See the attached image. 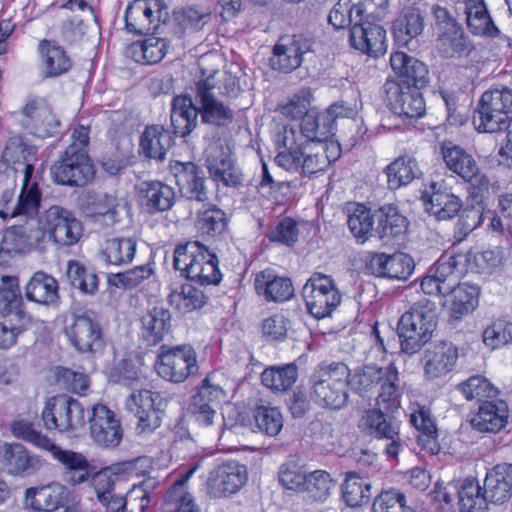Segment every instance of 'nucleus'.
<instances>
[{
    "mask_svg": "<svg viewBox=\"0 0 512 512\" xmlns=\"http://www.w3.org/2000/svg\"><path fill=\"white\" fill-rule=\"evenodd\" d=\"M21 113L26 118L27 129L36 137L46 138L58 133L60 122L46 100L28 99Z\"/></svg>",
    "mask_w": 512,
    "mask_h": 512,
    "instance_id": "22",
    "label": "nucleus"
},
{
    "mask_svg": "<svg viewBox=\"0 0 512 512\" xmlns=\"http://www.w3.org/2000/svg\"><path fill=\"white\" fill-rule=\"evenodd\" d=\"M375 224V213L368 207L357 204L348 218L351 233L361 242H365L372 234Z\"/></svg>",
    "mask_w": 512,
    "mask_h": 512,
    "instance_id": "61",
    "label": "nucleus"
},
{
    "mask_svg": "<svg viewBox=\"0 0 512 512\" xmlns=\"http://www.w3.org/2000/svg\"><path fill=\"white\" fill-rule=\"evenodd\" d=\"M125 407L138 418L141 432L150 433L161 425V413L166 401L160 393L142 389L126 398Z\"/></svg>",
    "mask_w": 512,
    "mask_h": 512,
    "instance_id": "13",
    "label": "nucleus"
},
{
    "mask_svg": "<svg viewBox=\"0 0 512 512\" xmlns=\"http://www.w3.org/2000/svg\"><path fill=\"white\" fill-rule=\"evenodd\" d=\"M174 267L186 278L201 285L217 284L221 280L217 257L198 242L175 249Z\"/></svg>",
    "mask_w": 512,
    "mask_h": 512,
    "instance_id": "4",
    "label": "nucleus"
},
{
    "mask_svg": "<svg viewBox=\"0 0 512 512\" xmlns=\"http://www.w3.org/2000/svg\"><path fill=\"white\" fill-rule=\"evenodd\" d=\"M170 170L183 196L197 201L207 198L204 177L194 163L171 161Z\"/></svg>",
    "mask_w": 512,
    "mask_h": 512,
    "instance_id": "28",
    "label": "nucleus"
},
{
    "mask_svg": "<svg viewBox=\"0 0 512 512\" xmlns=\"http://www.w3.org/2000/svg\"><path fill=\"white\" fill-rule=\"evenodd\" d=\"M199 109L187 96H176L172 101L171 122L175 134L185 137L196 127Z\"/></svg>",
    "mask_w": 512,
    "mask_h": 512,
    "instance_id": "41",
    "label": "nucleus"
},
{
    "mask_svg": "<svg viewBox=\"0 0 512 512\" xmlns=\"http://www.w3.org/2000/svg\"><path fill=\"white\" fill-rule=\"evenodd\" d=\"M390 65L394 73L403 82L402 85L424 86L428 81L426 65L404 52L392 53Z\"/></svg>",
    "mask_w": 512,
    "mask_h": 512,
    "instance_id": "35",
    "label": "nucleus"
},
{
    "mask_svg": "<svg viewBox=\"0 0 512 512\" xmlns=\"http://www.w3.org/2000/svg\"><path fill=\"white\" fill-rule=\"evenodd\" d=\"M469 257L464 253H444L421 281V289L428 295H442L456 287L468 272Z\"/></svg>",
    "mask_w": 512,
    "mask_h": 512,
    "instance_id": "6",
    "label": "nucleus"
},
{
    "mask_svg": "<svg viewBox=\"0 0 512 512\" xmlns=\"http://www.w3.org/2000/svg\"><path fill=\"white\" fill-rule=\"evenodd\" d=\"M425 28V8L421 3L405 6L393 23V34L404 45L422 34Z\"/></svg>",
    "mask_w": 512,
    "mask_h": 512,
    "instance_id": "30",
    "label": "nucleus"
},
{
    "mask_svg": "<svg viewBox=\"0 0 512 512\" xmlns=\"http://www.w3.org/2000/svg\"><path fill=\"white\" fill-rule=\"evenodd\" d=\"M457 390L467 401L494 397L498 393L493 384L482 375L469 377L457 386Z\"/></svg>",
    "mask_w": 512,
    "mask_h": 512,
    "instance_id": "63",
    "label": "nucleus"
},
{
    "mask_svg": "<svg viewBox=\"0 0 512 512\" xmlns=\"http://www.w3.org/2000/svg\"><path fill=\"white\" fill-rule=\"evenodd\" d=\"M89 422L90 435L98 445L116 447L121 442L123 432L120 421L106 405H94Z\"/></svg>",
    "mask_w": 512,
    "mask_h": 512,
    "instance_id": "19",
    "label": "nucleus"
},
{
    "mask_svg": "<svg viewBox=\"0 0 512 512\" xmlns=\"http://www.w3.org/2000/svg\"><path fill=\"white\" fill-rule=\"evenodd\" d=\"M34 168L31 164H26L24 168V177L20 195L15 205L9 206L7 203L0 209V217L3 219L24 216L27 219L33 218L39 209L41 193L36 182L31 181Z\"/></svg>",
    "mask_w": 512,
    "mask_h": 512,
    "instance_id": "24",
    "label": "nucleus"
},
{
    "mask_svg": "<svg viewBox=\"0 0 512 512\" xmlns=\"http://www.w3.org/2000/svg\"><path fill=\"white\" fill-rule=\"evenodd\" d=\"M509 407L505 401H487L479 406L471 425L481 432H498L507 424Z\"/></svg>",
    "mask_w": 512,
    "mask_h": 512,
    "instance_id": "34",
    "label": "nucleus"
},
{
    "mask_svg": "<svg viewBox=\"0 0 512 512\" xmlns=\"http://www.w3.org/2000/svg\"><path fill=\"white\" fill-rule=\"evenodd\" d=\"M386 101L390 110L399 117L416 119L425 113V102L420 86L401 85L395 81L385 83Z\"/></svg>",
    "mask_w": 512,
    "mask_h": 512,
    "instance_id": "15",
    "label": "nucleus"
},
{
    "mask_svg": "<svg viewBox=\"0 0 512 512\" xmlns=\"http://www.w3.org/2000/svg\"><path fill=\"white\" fill-rule=\"evenodd\" d=\"M350 43L356 50L372 57L385 54L388 48L386 30L381 25L363 21L351 28Z\"/></svg>",
    "mask_w": 512,
    "mask_h": 512,
    "instance_id": "27",
    "label": "nucleus"
},
{
    "mask_svg": "<svg viewBox=\"0 0 512 512\" xmlns=\"http://www.w3.org/2000/svg\"><path fill=\"white\" fill-rule=\"evenodd\" d=\"M512 119V89L495 86L485 91L473 116L480 133H496L506 129Z\"/></svg>",
    "mask_w": 512,
    "mask_h": 512,
    "instance_id": "3",
    "label": "nucleus"
},
{
    "mask_svg": "<svg viewBox=\"0 0 512 512\" xmlns=\"http://www.w3.org/2000/svg\"><path fill=\"white\" fill-rule=\"evenodd\" d=\"M254 286L256 293L266 301H287L294 293L290 279L278 275L272 269H265L257 273L254 280Z\"/></svg>",
    "mask_w": 512,
    "mask_h": 512,
    "instance_id": "31",
    "label": "nucleus"
},
{
    "mask_svg": "<svg viewBox=\"0 0 512 512\" xmlns=\"http://www.w3.org/2000/svg\"><path fill=\"white\" fill-rule=\"evenodd\" d=\"M248 480L245 465L237 461H227L217 465L207 479L210 495L222 497L238 492Z\"/></svg>",
    "mask_w": 512,
    "mask_h": 512,
    "instance_id": "17",
    "label": "nucleus"
},
{
    "mask_svg": "<svg viewBox=\"0 0 512 512\" xmlns=\"http://www.w3.org/2000/svg\"><path fill=\"white\" fill-rule=\"evenodd\" d=\"M388 185L398 189L409 184L419 173L416 160L410 156L397 158L386 169Z\"/></svg>",
    "mask_w": 512,
    "mask_h": 512,
    "instance_id": "55",
    "label": "nucleus"
},
{
    "mask_svg": "<svg viewBox=\"0 0 512 512\" xmlns=\"http://www.w3.org/2000/svg\"><path fill=\"white\" fill-rule=\"evenodd\" d=\"M171 326V314L163 306H155L141 317V335L150 344L163 340Z\"/></svg>",
    "mask_w": 512,
    "mask_h": 512,
    "instance_id": "39",
    "label": "nucleus"
},
{
    "mask_svg": "<svg viewBox=\"0 0 512 512\" xmlns=\"http://www.w3.org/2000/svg\"><path fill=\"white\" fill-rule=\"evenodd\" d=\"M284 149L275 157L276 163L287 171L304 172V159L306 158V145L298 143L294 137L293 129H285L283 135Z\"/></svg>",
    "mask_w": 512,
    "mask_h": 512,
    "instance_id": "45",
    "label": "nucleus"
},
{
    "mask_svg": "<svg viewBox=\"0 0 512 512\" xmlns=\"http://www.w3.org/2000/svg\"><path fill=\"white\" fill-rule=\"evenodd\" d=\"M438 320L437 306L424 299L405 312L398 323L401 350L409 355L418 352L432 337Z\"/></svg>",
    "mask_w": 512,
    "mask_h": 512,
    "instance_id": "1",
    "label": "nucleus"
},
{
    "mask_svg": "<svg viewBox=\"0 0 512 512\" xmlns=\"http://www.w3.org/2000/svg\"><path fill=\"white\" fill-rule=\"evenodd\" d=\"M69 494L68 488L59 482L29 487L24 492L23 506L30 512H53L68 501Z\"/></svg>",
    "mask_w": 512,
    "mask_h": 512,
    "instance_id": "20",
    "label": "nucleus"
},
{
    "mask_svg": "<svg viewBox=\"0 0 512 512\" xmlns=\"http://www.w3.org/2000/svg\"><path fill=\"white\" fill-rule=\"evenodd\" d=\"M484 491L488 502L502 504L512 496V464L500 463L486 473Z\"/></svg>",
    "mask_w": 512,
    "mask_h": 512,
    "instance_id": "32",
    "label": "nucleus"
},
{
    "mask_svg": "<svg viewBox=\"0 0 512 512\" xmlns=\"http://www.w3.org/2000/svg\"><path fill=\"white\" fill-rule=\"evenodd\" d=\"M38 463L39 460L31 456L21 444H0V468L6 473L20 475L34 469Z\"/></svg>",
    "mask_w": 512,
    "mask_h": 512,
    "instance_id": "37",
    "label": "nucleus"
},
{
    "mask_svg": "<svg viewBox=\"0 0 512 512\" xmlns=\"http://www.w3.org/2000/svg\"><path fill=\"white\" fill-rule=\"evenodd\" d=\"M0 315L18 317L22 323L32 322V318L22 308V296L16 276L0 275Z\"/></svg>",
    "mask_w": 512,
    "mask_h": 512,
    "instance_id": "33",
    "label": "nucleus"
},
{
    "mask_svg": "<svg viewBox=\"0 0 512 512\" xmlns=\"http://www.w3.org/2000/svg\"><path fill=\"white\" fill-rule=\"evenodd\" d=\"M167 42L158 37H148L134 42L128 50L131 57L140 63L154 64L163 59L167 52Z\"/></svg>",
    "mask_w": 512,
    "mask_h": 512,
    "instance_id": "51",
    "label": "nucleus"
},
{
    "mask_svg": "<svg viewBox=\"0 0 512 512\" xmlns=\"http://www.w3.org/2000/svg\"><path fill=\"white\" fill-rule=\"evenodd\" d=\"M458 497L461 512H485L488 499L476 479H464Z\"/></svg>",
    "mask_w": 512,
    "mask_h": 512,
    "instance_id": "58",
    "label": "nucleus"
},
{
    "mask_svg": "<svg viewBox=\"0 0 512 512\" xmlns=\"http://www.w3.org/2000/svg\"><path fill=\"white\" fill-rule=\"evenodd\" d=\"M196 467L191 468L166 493L164 503L166 512H199L193 496L186 483L194 473Z\"/></svg>",
    "mask_w": 512,
    "mask_h": 512,
    "instance_id": "43",
    "label": "nucleus"
},
{
    "mask_svg": "<svg viewBox=\"0 0 512 512\" xmlns=\"http://www.w3.org/2000/svg\"><path fill=\"white\" fill-rule=\"evenodd\" d=\"M459 358L458 347L452 342L440 341L426 348L422 357L424 377L435 380L452 372Z\"/></svg>",
    "mask_w": 512,
    "mask_h": 512,
    "instance_id": "18",
    "label": "nucleus"
},
{
    "mask_svg": "<svg viewBox=\"0 0 512 512\" xmlns=\"http://www.w3.org/2000/svg\"><path fill=\"white\" fill-rule=\"evenodd\" d=\"M58 283L45 272H35L25 287L28 300L42 305H51L58 299Z\"/></svg>",
    "mask_w": 512,
    "mask_h": 512,
    "instance_id": "42",
    "label": "nucleus"
},
{
    "mask_svg": "<svg viewBox=\"0 0 512 512\" xmlns=\"http://www.w3.org/2000/svg\"><path fill=\"white\" fill-rule=\"evenodd\" d=\"M298 376V368L295 364H287L284 366H271L266 368L261 374V381L267 388L284 392L290 389L296 382Z\"/></svg>",
    "mask_w": 512,
    "mask_h": 512,
    "instance_id": "53",
    "label": "nucleus"
},
{
    "mask_svg": "<svg viewBox=\"0 0 512 512\" xmlns=\"http://www.w3.org/2000/svg\"><path fill=\"white\" fill-rule=\"evenodd\" d=\"M53 181L66 186H84L93 180L95 167L87 152L67 147L50 168Z\"/></svg>",
    "mask_w": 512,
    "mask_h": 512,
    "instance_id": "8",
    "label": "nucleus"
},
{
    "mask_svg": "<svg viewBox=\"0 0 512 512\" xmlns=\"http://www.w3.org/2000/svg\"><path fill=\"white\" fill-rule=\"evenodd\" d=\"M136 248V240L130 237L109 239L102 250V256L111 265L128 264L133 260Z\"/></svg>",
    "mask_w": 512,
    "mask_h": 512,
    "instance_id": "56",
    "label": "nucleus"
},
{
    "mask_svg": "<svg viewBox=\"0 0 512 512\" xmlns=\"http://www.w3.org/2000/svg\"><path fill=\"white\" fill-rule=\"evenodd\" d=\"M377 233L383 239H394L403 236L407 230V220L393 206H385L380 210Z\"/></svg>",
    "mask_w": 512,
    "mask_h": 512,
    "instance_id": "59",
    "label": "nucleus"
},
{
    "mask_svg": "<svg viewBox=\"0 0 512 512\" xmlns=\"http://www.w3.org/2000/svg\"><path fill=\"white\" fill-rule=\"evenodd\" d=\"M46 451L50 452L53 459L62 465L63 479L67 484L76 486L89 479L90 464L82 453L62 449L53 441Z\"/></svg>",
    "mask_w": 512,
    "mask_h": 512,
    "instance_id": "26",
    "label": "nucleus"
},
{
    "mask_svg": "<svg viewBox=\"0 0 512 512\" xmlns=\"http://www.w3.org/2000/svg\"><path fill=\"white\" fill-rule=\"evenodd\" d=\"M424 209L438 220H448L455 217L462 207V201L456 196L444 181H432L423 192Z\"/></svg>",
    "mask_w": 512,
    "mask_h": 512,
    "instance_id": "21",
    "label": "nucleus"
},
{
    "mask_svg": "<svg viewBox=\"0 0 512 512\" xmlns=\"http://www.w3.org/2000/svg\"><path fill=\"white\" fill-rule=\"evenodd\" d=\"M170 132L162 126H148L140 139L141 152L148 158L162 161L171 146Z\"/></svg>",
    "mask_w": 512,
    "mask_h": 512,
    "instance_id": "44",
    "label": "nucleus"
},
{
    "mask_svg": "<svg viewBox=\"0 0 512 512\" xmlns=\"http://www.w3.org/2000/svg\"><path fill=\"white\" fill-rule=\"evenodd\" d=\"M340 152V144L328 139L306 145L304 173L314 174L323 171L339 158Z\"/></svg>",
    "mask_w": 512,
    "mask_h": 512,
    "instance_id": "36",
    "label": "nucleus"
},
{
    "mask_svg": "<svg viewBox=\"0 0 512 512\" xmlns=\"http://www.w3.org/2000/svg\"><path fill=\"white\" fill-rule=\"evenodd\" d=\"M140 189L145 194L146 206L151 212L166 211L174 203L175 193L169 185L158 181L143 182Z\"/></svg>",
    "mask_w": 512,
    "mask_h": 512,
    "instance_id": "54",
    "label": "nucleus"
},
{
    "mask_svg": "<svg viewBox=\"0 0 512 512\" xmlns=\"http://www.w3.org/2000/svg\"><path fill=\"white\" fill-rule=\"evenodd\" d=\"M348 386L360 395L373 392L379 387V399L389 402L398 396V371L393 363L386 367L366 365L349 371Z\"/></svg>",
    "mask_w": 512,
    "mask_h": 512,
    "instance_id": "7",
    "label": "nucleus"
},
{
    "mask_svg": "<svg viewBox=\"0 0 512 512\" xmlns=\"http://www.w3.org/2000/svg\"><path fill=\"white\" fill-rule=\"evenodd\" d=\"M41 416L47 430L76 436L84 429L88 412L77 400L66 395H57L47 399Z\"/></svg>",
    "mask_w": 512,
    "mask_h": 512,
    "instance_id": "5",
    "label": "nucleus"
},
{
    "mask_svg": "<svg viewBox=\"0 0 512 512\" xmlns=\"http://www.w3.org/2000/svg\"><path fill=\"white\" fill-rule=\"evenodd\" d=\"M371 482L358 475L348 472L342 485V497L350 507H359L369 502L371 497Z\"/></svg>",
    "mask_w": 512,
    "mask_h": 512,
    "instance_id": "52",
    "label": "nucleus"
},
{
    "mask_svg": "<svg viewBox=\"0 0 512 512\" xmlns=\"http://www.w3.org/2000/svg\"><path fill=\"white\" fill-rule=\"evenodd\" d=\"M349 369L343 363L320 365L310 377V397L318 405L338 410L348 401Z\"/></svg>",
    "mask_w": 512,
    "mask_h": 512,
    "instance_id": "2",
    "label": "nucleus"
},
{
    "mask_svg": "<svg viewBox=\"0 0 512 512\" xmlns=\"http://www.w3.org/2000/svg\"><path fill=\"white\" fill-rule=\"evenodd\" d=\"M336 487V480L329 472L316 469L309 472L301 494L314 502H324Z\"/></svg>",
    "mask_w": 512,
    "mask_h": 512,
    "instance_id": "50",
    "label": "nucleus"
},
{
    "mask_svg": "<svg viewBox=\"0 0 512 512\" xmlns=\"http://www.w3.org/2000/svg\"><path fill=\"white\" fill-rule=\"evenodd\" d=\"M484 345L490 350H497L512 343V322L505 318L491 321L482 332Z\"/></svg>",
    "mask_w": 512,
    "mask_h": 512,
    "instance_id": "60",
    "label": "nucleus"
},
{
    "mask_svg": "<svg viewBox=\"0 0 512 512\" xmlns=\"http://www.w3.org/2000/svg\"><path fill=\"white\" fill-rule=\"evenodd\" d=\"M358 427L378 439L393 438L399 434L400 429L397 421L388 420L385 414L378 409L365 411Z\"/></svg>",
    "mask_w": 512,
    "mask_h": 512,
    "instance_id": "47",
    "label": "nucleus"
},
{
    "mask_svg": "<svg viewBox=\"0 0 512 512\" xmlns=\"http://www.w3.org/2000/svg\"><path fill=\"white\" fill-rule=\"evenodd\" d=\"M466 3V20L470 31L479 36L494 37L499 30L489 16L483 0H470Z\"/></svg>",
    "mask_w": 512,
    "mask_h": 512,
    "instance_id": "48",
    "label": "nucleus"
},
{
    "mask_svg": "<svg viewBox=\"0 0 512 512\" xmlns=\"http://www.w3.org/2000/svg\"><path fill=\"white\" fill-rule=\"evenodd\" d=\"M63 333L69 344L80 353L95 354L104 347L101 326L89 315H72L67 318Z\"/></svg>",
    "mask_w": 512,
    "mask_h": 512,
    "instance_id": "12",
    "label": "nucleus"
},
{
    "mask_svg": "<svg viewBox=\"0 0 512 512\" xmlns=\"http://www.w3.org/2000/svg\"><path fill=\"white\" fill-rule=\"evenodd\" d=\"M441 153L450 171L463 180L477 185L479 192L488 191L489 181L480 174L479 167L471 154L452 142H445L441 147Z\"/></svg>",
    "mask_w": 512,
    "mask_h": 512,
    "instance_id": "16",
    "label": "nucleus"
},
{
    "mask_svg": "<svg viewBox=\"0 0 512 512\" xmlns=\"http://www.w3.org/2000/svg\"><path fill=\"white\" fill-rule=\"evenodd\" d=\"M190 417L199 428L207 430L212 439L220 440L224 435L223 418L210 403L192 398L189 407Z\"/></svg>",
    "mask_w": 512,
    "mask_h": 512,
    "instance_id": "40",
    "label": "nucleus"
},
{
    "mask_svg": "<svg viewBox=\"0 0 512 512\" xmlns=\"http://www.w3.org/2000/svg\"><path fill=\"white\" fill-rule=\"evenodd\" d=\"M214 56H203L199 66L201 75L195 82L196 97L198 100L215 96L214 90L218 89L224 95H235L239 90L236 79L229 73L221 71L219 64L213 63ZM218 60L219 58L216 57Z\"/></svg>",
    "mask_w": 512,
    "mask_h": 512,
    "instance_id": "14",
    "label": "nucleus"
},
{
    "mask_svg": "<svg viewBox=\"0 0 512 512\" xmlns=\"http://www.w3.org/2000/svg\"><path fill=\"white\" fill-rule=\"evenodd\" d=\"M309 472L305 465L297 460L290 459L280 465L278 480L284 489L301 494Z\"/></svg>",
    "mask_w": 512,
    "mask_h": 512,
    "instance_id": "57",
    "label": "nucleus"
},
{
    "mask_svg": "<svg viewBox=\"0 0 512 512\" xmlns=\"http://www.w3.org/2000/svg\"><path fill=\"white\" fill-rule=\"evenodd\" d=\"M158 375L172 383H183L199 371L197 353L190 345L163 350L155 364Z\"/></svg>",
    "mask_w": 512,
    "mask_h": 512,
    "instance_id": "9",
    "label": "nucleus"
},
{
    "mask_svg": "<svg viewBox=\"0 0 512 512\" xmlns=\"http://www.w3.org/2000/svg\"><path fill=\"white\" fill-rule=\"evenodd\" d=\"M436 48L445 57L464 55L468 50V45L461 27L439 32Z\"/></svg>",
    "mask_w": 512,
    "mask_h": 512,
    "instance_id": "62",
    "label": "nucleus"
},
{
    "mask_svg": "<svg viewBox=\"0 0 512 512\" xmlns=\"http://www.w3.org/2000/svg\"><path fill=\"white\" fill-rule=\"evenodd\" d=\"M480 288L469 283H460L444 296L443 306L447 308L450 318L459 321L470 315L479 303Z\"/></svg>",
    "mask_w": 512,
    "mask_h": 512,
    "instance_id": "29",
    "label": "nucleus"
},
{
    "mask_svg": "<svg viewBox=\"0 0 512 512\" xmlns=\"http://www.w3.org/2000/svg\"><path fill=\"white\" fill-rule=\"evenodd\" d=\"M303 298L308 311L318 319L329 316L340 304L341 294L330 276L316 273L303 287Z\"/></svg>",
    "mask_w": 512,
    "mask_h": 512,
    "instance_id": "11",
    "label": "nucleus"
},
{
    "mask_svg": "<svg viewBox=\"0 0 512 512\" xmlns=\"http://www.w3.org/2000/svg\"><path fill=\"white\" fill-rule=\"evenodd\" d=\"M37 223L44 234L60 245H74L82 236L81 222L70 210L58 205L45 210Z\"/></svg>",
    "mask_w": 512,
    "mask_h": 512,
    "instance_id": "10",
    "label": "nucleus"
},
{
    "mask_svg": "<svg viewBox=\"0 0 512 512\" xmlns=\"http://www.w3.org/2000/svg\"><path fill=\"white\" fill-rule=\"evenodd\" d=\"M410 422L419 432L417 439L422 448L430 454H437L440 450L438 432L430 413L420 408L410 415Z\"/></svg>",
    "mask_w": 512,
    "mask_h": 512,
    "instance_id": "49",
    "label": "nucleus"
},
{
    "mask_svg": "<svg viewBox=\"0 0 512 512\" xmlns=\"http://www.w3.org/2000/svg\"><path fill=\"white\" fill-rule=\"evenodd\" d=\"M374 512H414L407 505L406 496L401 491L391 488L383 491L375 498Z\"/></svg>",
    "mask_w": 512,
    "mask_h": 512,
    "instance_id": "64",
    "label": "nucleus"
},
{
    "mask_svg": "<svg viewBox=\"0 0 512 512\" xmlns=\"http://www.w3.org/2000/svg\"><path fill=\"white\" fill-rule=\"evenodd\" d=\"M162 8L159 0H135L125 11L127 30L138 34L150 32L160 21Z\"/></svg>",
    "mask_w": 512,
    "mask_h": 512,
    "instance_id": "25",
    "label": "nucleus"
},
{
    "mask_svg": "<svg viewBox=\"0 0 512 512\" xmlns=\"http://www.w3.org/2000/svg\"><path fill=\"white\" fill-rule=\"evenodd\" d=\"M304 52L300 39L282 37L274 47L271 65L275 70L291 72L301 65Z\"/></svg>",
    "mask_w": 512,
    "mask_h": 512,
    "instance_id": "38",
    "label": "nucleus"
},
{
    "mask_svg": "<svg viewBox=\"0 0 512 512\" xmlns=\"http://www.w3.org/2000/svg\"><path fill=\"white\" fill-rule=\"evenodd\" d=\"M206 165L216 182L235 187L242 181V173L235 166L228 149L218 142L211 143L206 149Z\"/></svg>",
    "mask_w": 512,
    "mask_h": 512,
    "instance_id": "23",
    "label": "nucleus"
},
{
    "mask_svg": "<svg viewBox=\"0 0 512 512\" xmlns=\"http://www.w3.org/2000/svg\"><path fill=\"white\" fill-rule=\"evenodd\" d=\"M168 301L182 313L200 309L206 302L202 290L189 283H173L168 295Z\"/></svg>",
    "mask_w": 512,
    "mask_h": 512,
    "instance_id": "46",
    "label": "nucleus"
}]
</instances>
